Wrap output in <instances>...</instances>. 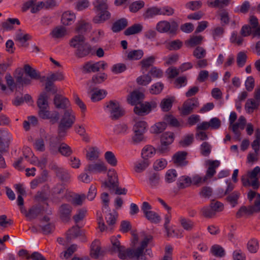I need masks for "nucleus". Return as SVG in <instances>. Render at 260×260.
<instances>
[{
    "instance_id": "obj_1",
    "label": "nucleus",
    "mask_w": 260,
    "mask_h": 260,
    "mask_svg": "<svg viewBox=\"0 0 260 260\" xmlns=\"http://www.w3.org/2000/svg\"><path fill=\"white\" fill-rule=\"evenodd\" d=\"M152 239V236L151 235L146 236L141 242L140 246L135 250L132 248H126L123 246L118 252V257L121 259L134 258L138 259L140 256L143 255L144 249L147 246L148 244Z\"/></svg>"
},
{
    "instance_id": "obj_2",
    "label": "nucleus",
    "mask_w": 260,
    "mask_h": 260,
    "mask_svg": "<svg viewBox=\"0 0 260 260\" xmlns=\"http://www.w3.org/2000/svg\"><path fill=\"white\" fill-rule=\"evenodd\" d=\"M76 121V115L72 109H68L64 111L63 114L58 122L57 127V134L60 137H66L68 131L70 129Z\"/></svg>"
},
{
    "instance_id": "obj_3",
    "label": "nucleus",
    "mask_w": 260,
    "mask_h": 260,
    "mask_svg": "<svg viewBox=\"0 0 260 260\" xmlns=\"http://www.w3.org/2000/svg\"><path fill=\"white\" fill-rule=\"evenodd\" d=\"M108 0H95L93 3L94 10L96 15L93 17L92 21L95 24H100L109 20L111 17V13L108 11Z\"/></svg>"
},
{
    "instance_id": "obj_4",
    "label": "nucleus",
    "mask_w": 260,
    "mask_h": 260,
    "mask_svg": "<svg viewBox=\"0 0 260 260\" xmlns=\"http://www.w3.org/2000/svg\"><path fill=\"white\" fill-rule=\"evenodd\" d=\"M12 139L11 134L7 131L0 129V168H4L6 166L3 154L7 151Z\"/></svg>"
},
{
    "instance_id": "obj_5",
    "label": "nucleus",
    "mask_w": 260,
    "mask_h": 260,
    "mask_svg": "<svg viewBox=\"0 0 260 260\" xmlns=\"http://www.w3.org/2000/svg\"><path fill=\"white\" fill-rule=\"evenodd\" d=\"M179 24L175 20L169 22L162 20L158 22L156 25V30L160 33L169 32L172 36H175L178 30Z\"/></svg>"
},
{
    "instance_id": "obj_6",
    "label": "nucleus",
    "mask_w": 260,
    "mask_h": 260,
    "mask_svg": "<svg viewBox=\"0 0 260 260\" xmlns=\"http://www.w3.org/2000/svg\"><path fill=\"white\" fill-rule=\"evenodd\" d=\"M106 107L110 114L112 120H117L125 114L124 110L121 107L118 102L111 100L106 103Z\"/></svg>"
},
{
    "instance_id": "obj_7",
    "label": "nucleus",
    "mask_w": 260,
    "mask_h": 260,
    "mask_svg": "<svg viewBox=\"0 0 260 260\" xmlns=\"http://www.w3.org/2000/svg\"><path fill=\"white\" fill-rule=\"evenodd\" d=\"M156 106L157 103L154 101L144 103L142 102L135 105L134 112L139 116H144L149 113L152 109L156 108Z\"/></svg>"
},
{
    "instance_id": "obj_8",
    "label": "nucleus",
    "mask_w": 260,
    "mask_h": 260,
    "mask_svg": "<svg viewBox=\"0 0 260 260\" xmlns=\"http://www.w3.org/2000/svg\"><path fill=\"white\" fill-rule=\"evenodd\" d=\"M64 137H60L58 134L57 136H50L48 143V148L50 154L55 155L58 153L59 148L61 143V141Z\"/></svg>"
},
{
    "instance_id": "obj_9",
    "label": "nucleus",
    "mask_w": 260,
    "mask_h": 260,
    "mask_svg": "<svg viewBox=\"0 0 260 260\" xmlns=\"http://www.w3.org/2000/svg\"><path fill=\"white\" fill-rule=\"evenodd\" d=\"M199 102L197 98L188 99L182 105L181 114L186 116L192 112L193 110L199 106Z\"/></svg>"
},
{
    "instance_id": "obj_10",
    "label": "nucleus",
    "mask_w": 260,
    "mask_h": 260,
    "mask_svg": "<svg viewBox=\"0 0 260 260\" xmlns=\"http://www.w3.org/2000/svg\"><path fill=\"white\" fill-rule=\"evenodd\" d=\"M107 170V167L103 161H98L87 165L84 171L89 173L99 174L105 173Z\"/></svg>"
},
{
    "instance_id": "obj_11",
    "label": "nucleus",
    "mask_w": 260,
    "mask_h": 260,
    "mask_svg": "<svg viewBox=\"0 0 260 260\" xmlns=\"http://www.w3.org/2000/svg\"><path fill=\"white\" fill-rule=\"evenodd\" d=\"M118 186H119L118 176L114 171L111 175H108V180L103 182L102 184V187L108 188L111 192H114Z\"/></svg>"
},
{
    "instance_id": "obj_12",
    "label": "nucleus",
    "mask_w": 260,
    "mask_h": 260,
    "mask_svg": "<svg viewBox=\"0 0 260 260\" xmlns=\"http://www.w3.org/2000/svg\"><path fill=\"white\" fill-rule=\"evenodd\" d=\"M53 103L55 108L58 109H63L64 111L70 109V101L67 98L60 94H55L53 99Z\"/></svg>"
},
{
    "instance_id": "obj_13",
    "label": "nucleus",
    "mask_w": 260,
    "mask_h": 260,
    "mask_svg": "<svg viewBox=\"0 0 260 260\" xmlns=\"http://www.w3.org/2000/svg\"><path fill=\"white\" fill-rule=\"evenodd\" d=\"M50 168L62 181H67L70 179V175L68 171L59 167L56 163H52L50 165Z\"/></svg>"
},
{
    "instance_id": "obj_14",
    "label": "nucleus",
    "mask_w": 260,
    "mask_h": 260,
    "mask_svg": "<svg viewBox=\"0 0 260 260\" xmlns=\"http://www.w3.org/2000/svg\"><path fill=\"white\" fill-rule=\"evenodd\" d=\"M107 78V75L104 73L93 76L91 80L87 83L88 86V92H93L95 89L93 87L94 85L103 82Z\"/></svg>"
},
{
    "instance_id": "obj_15",
    "label": "nucleus",
    "mask_w": 260,
    "mask_h": 260,
    "mask_svg": "<svg viewBox=\"0 0 260 260\" xmlns=\"http://www.w3.org/2000/svg\"><path fill=\"white\" fill-rule=\"evenodd\" d=\"M72 211V207L70 205L68 204H62L58 210L60 219L63 221H68L71 218Z\"/></svg>"
},
{
    "instance_id": "obj_16",
    "label": "nucleus",
    "mask_w": 260,
    "mask_h": 260,
    "mask_svg": "<svg viewBox=\"0 0 260 260\" xmlns=\"http://www.w3.org/2000/svg\"><path fill=\"white\" fill-rule=\"evenodd\" d=\"M48 99L49 96L46 92H43L40 94L37 101V105L40 109L39 111V116L41 115L42 113H44L45 111H48Z\"/></svg>"
},
{
    "instance_id": "obj_17",
    "label": "nucleus",
    "mask_w": 260,
    "mask_h": 260,
    "mask_svg": "<svg viewBox=\"0 0 260 260\" xmlns=\"http://www.w3.org/2000/svg\"><path fill=\"white\" fill-rule=\"evenodd\" d=\"M144 93L138 90H134L132 92L127 98V102L132 105H136L142 102L144 99Z\"/></svg>"
},
{
    "instance_id": "obj_18",
    "label": "nucleus",
    "mask_w": 260,
    "mask_h": 260,
    "mask_svg": "<svg viewBox=\"0 0 260 260\" xmlns=\"http://www.w3.org/2000/svg\"><path fill=\"white\" fill-rule=\"evenodd\" d=\"M44 212L43 206L40 204L33 206L29 209L26 218L28 220H31L36 218L39 215L43 214Z\"/></svg>"
},
{
    "instance_id": "obj_19",
    "label": "nucleus",
    "mask_w": 260,
    "mask_h": 260,
    "mask_svg": "<svg viewBox=\"0 0 260 260\" xmlns=\"http://www.w3.org/2000/svg\"><path fill=\"white\" fill-rule=\"evenodd\" d=\"M187 153L186 151H178L173 156L174 164L179 167H184L188 164L186 159Z\"/></svg>"
},
{
    "instance_id": "obj_20",
    "label": "nucleus",
    "mask_w": 260,
    "mask_h": 260,
    "mask_svg": "<svg viewBox=\"0 0 260 260\" xmlns=\"http://www.w3.org/2000/svg\"><path fill=\"white\" fill-rule=\"evenodd\" d=\"M220 162L218 160H208V168L206 174L203 178V181H206L208 178H212L216 173V169L219 166Z\"/></svg>"
},
{
    "instance_id": "obj_21",
    "label": "nucleus",
    "mask_w": 260,
    "mask_h": 260,
    "mask_svg": "<svg viewBox=\"0 0 260 260\" xmlns=\"http://www.w3.org/2000/svg\"><path fill=\"white\" fill-rule=\"evenodd\" d=\"M91 46L87 43L76 48L75 54L78 58H83L88 55L91 51Z\"/></svg>"
},
{
    "instance_id": "obj_22",
    "label": "nucleus",
    "mask_w": 260,
    "mask_h": 260,
    "mask_svg": "<svg viewBox=\"0 0 260 260\" xmlns=\"http://www.w3.org/2000/svg\"><path fill=\"white\" fill-rule=\"evenodd\" d=\"M40 117L44 119H49L52 124L57 123L59 119V112L56 111L50 112L49 110L42 113Z\"/></svg>"
},
{
    "instance_id": "obj_23",
    "label": "nucleus",
    "mask_w": 260,
    "mask_h": 260,
    "mask_svg": "<svg viewBox=\"0 0 260 260\" xmlns=\"http://www.w3.org/2000/svg\"><path fill=\"white\" fill-rule=\"evenodd\" d=\"M90 255L94 258H98L100 256L103 255V251L101 250L100 242L98 240H94L91 244Z\"/></svg>"
},
{
    "instance_id": "obj_24",
    "label": "nucleus",
    "mask_w": 260,
    "mask_h": 260,
    "mask_svg": "<svg viewBox=\"0 0 260 260\" xmlns=\"http://www.w3.org/2000/svg\"><path fill=\"white\" fill-rule=\"evenodd\" d=\"M31 39V36L27 34L17 33L15 36V41L17 42L19 47H27L28 43L26 42Z\"/></svg>"
},
{
    "instance_id": "obj_25",
    "label": "nucleus",
    "mask_w": 260,
    "mask_h": 260,
    "mask_svg": "<svg viewBox=\"0 0 260 260\" xmlns=\"http://www.w3.org/2000/svg\"><path fill=\"white\" fill-rule=\"evenodd\" d=\"M82 231L80 230V228L78 225L73 226L67 233V242H70L72 239L82 236Z\"/></svg>"
},
{
    "instance_id": "obj_26",
    "label": "nucleus",
    "mask_w": 260,
    "mask_h": 260,
    "mask_svg": "<svg viewBox=\"0 0 260 260\" xmlns=\"http://www.w3.org/2000/svg\"><path fill=\"white\" fill-rule=\"evenodd\" d=\"M128 25L126 19L123 18L116 21L112 26V30L114 32H118L124 29Z\"/></svg>"
},
{
    "instance_id": "obj_27",
    "label": "nucleus",
    "mask_w": 260,
    "mask_h": 260,
    "mask_svg": "<svg viewBox=\"0 0 260 260\" xmlns=\"http://www.w3.org/2000/svg\"><path fill=\"white\" fill-rule=\"evenodd\" d=\"M160 175L157 173L150 174L148 177V183L152 189L157 188L160 183Z\"/></svg>"
},
{
    "instance_id": "obj_28",
    "label": "nucleus",
    "mask_w": 260,
    "mask_h": 260,
    "mask_svg": "<svg viewBox=\"0 0 260 260\" xmlns=\"http://www.w3.org/2000/svg\"><path fill=\"white\" fill-rule=\"evenodd\" d=\"M85 40L86 39L83 35H76L70 41V46L74 48H77L86 43Z\"/></svg>"
},
{
    "instance_id": "obj_29",
    "label": "nucleus",
    "mask_w": 260,
    "mask_h": 260,
    "mask_svg": "<svg viewBox=\"0 0 260 260\" xmlns=\"http://www.w3.org/2000/svg\"><path fill=\"white\" fill-rule=\"evenodd\" d=\"M204 37L201 35L192 36L190 39L185 42V45L188 47H193L201 45L203 41Z\"/></svg>"
},
{
    "instance_id": "obj_30",
    "label": "nucleus",
    "mask_w": 260,
    "mask_h": 260,
    "mask_svg": "<svg viewBox=\"0 0 260 260\" xmlns=\"http://www.w3.org/2000/svg\"><path fill=\"white\" fill-rule=\"evenodd\" d=\"M98 66L97 62L94 63L91 61L87 62L82 67V72L84 74L97 72L99 71Z\"/></svg>"
},
{
    "instance_id": "obj_31",
    "label": "nucleus",
    "mask_w": 260,
    "mask_h": 260,
    "mask_svg": "<svg viewBox=\"0 0 260 260\" xmlns=\"http://www.w3.org/2000/svg\"><path fill=\"white\" fill-rule=\"evenodd\" d=\"M24 71L32 79L39 80V78H40V73L29 64L24 65Z\"/></svg>"
},
{
    "instance_id": "obj_32",
    "label": "nucleus",
    "mask_w": 260,
    "mask_h": 260,
    "mask_svg": "<svg viewBox=\"0 0 260 260\" xmlns=\"http://www.w3.org/2000/svg\"><path fill=\"white\" fill-rule=\"evenodd\" d=\"M91 29V25L89 23L85 21H81L77 24L76 30L80 34V35H83V34L89 31Z\"/></svg>"
},
{
    "instance_id": "obj_33",
    "label": "nucleus",
    "mask_w": 260,
    "mask_h": 260,
    "mask_svg": "<svg viewBox=\"0 0 260 260\" xmlns=\"http://www.w3.org/2000/svg\"><path fill=\"white\" fill-rule=\"evenodd\" d=\"M143 30V25L140 23L134 24L131 26L126 28L124 34L125 36H130L141 32Z\"/></svg>"
},
{
    "instance_id": "obj_34",
    "label": "nucleus",
    "mask_w": 260,
    "mask_h": 260,
    "mask_svg": "<svg viewBox=\"0 0 260 260\" xmlns=\"http://www.w3.org/2000/svg\"><path fill=\"white\" fill-rule=\"evenodd\" d=\"M192 183L191 178L187 176H182L180 177L177 181V186L179 189H183L187 187Z\"/></svg>"
},
{
    "instance_id": "obj_35",
    "label": "nucleus",
    "mask_w": 260,
    "mask_h": 260,
    "mask_svg": "<svg viewBox=\"0 0 260 260\" xmlns=\"http://www.w3.org/2000/svg\"><path fill=\"white\" fill-rule=\"evenodd\" d=\"M155 152L156 150L153 146L147 145L142 150V157L143 159L149 160V158L152 157Z\"/></svg>"
},
{
    "instance_id": "obj_36",
    "label": "nucleus",
    "mask_w": 260,
    "mask_h": 260,
    "mask_svg": "<svg viewBox=\"0 0 260 260\" xmlns=\"http://www.w3.org/2000/svg\"><path fill=\"white\" fill-rule=\"evenodd\" d=\"M240 196V193L239 191H234L228 194L225 200L231 205L232 207H234L238 204Z\"/></svg>"
},
{
    "instance_id": "obj_37",
    "label": "nucleus",
    "mask_w": 260,
    "mask_h": 260,
    "mask_svg": "<svg viewBox=\"0 0 260 260\" xmlns=\"http://www.w3.org/2000/svg\"><path fill=\"white\" fill-rule=\"evenodd\" d=\"M160 9L156 7L148 8L143 13V16L145 19L151 18L156 15H160Z\"/></svg>"
},
{
    "instance_id": "obj_38",
    "label": "nucleus",
    "mask_w": 260,
    "mask_h": 260,
    "mask_svg": "<svg viewBox=\"0 0 260 260\" xmlns=\"http://www.w3.org/2000/svg\"><path fill=\"white\" fill-rule=\"evenodd\" d=\"M174 101V97L162 99L160 104V107L161 110L164 112L170 111L172 107Z\"/></svg>"
},
{
    "instance_id": "obj_39",
    "label": "nucleus",
    "mask_w": 260,
    "mask_h": 260,
    "mask_svg": "<svg viewBox=\"0 0 260 260\" xmlns=\"http://www.w3.org/2000/svg\"><path fill=\"white\" fill-rule=\"evenodd\" d=\"M230 0H210L207 2L209 7L217 8H223L230 4Z\"/></svg>"
},
{
    "instance_id": "obj_40",
    "label": "nucleus",
    "mask_w": 260,
    "mask_h": 260,
    "mask_svg": "<svg viewBox=\"0 0 260 260\" xmlns=\"http://www.w3.org/2000/svg\"><path fill=\"white\" fill-rule=\"evenodd\" d=\"M75 19V15L69 11L63 13L61 21L63 25H68L72 24Z\"/></svg>"
},
{
    "instance_id": "obj_41",
    "label": "nucleus",
    "mask_w": 260,
    "mask_h": 260,
    "mask_svg": "<svg viewBox=\"0 0 260 260\" xmlns=\"http://www.w3.org/2000/svg\"><path fill=\"white\" fill-rule=\"evenodd\" d=\"M259 105V104L254 99H249L247 101L245 104V108L248 113H252L255 109H257Z\"/></svg>"
},
{
    "instance_id": "obj_42",
    "label": "nucleus",
    "mask_w": 260,
    "mask_h": 260,
    "mask_svg": "<svg viewBox=\"0 0 260 260\" xmlns=\"http://www.w3.org/2000/svg\"><path fill=\"white\" fill-rule=\"evenodd\" d=\"M144 52L142 50H134L129 51L127 55V59L135 60L140 59L143 56Z\"/></svg>"
},
{
    "instance_id": "obj_43",
    "label": "nucleus",
    "mask_w": 260,
    "mask_h": 260,
    "mask_svg": "<svg viewBox=\"0 0 260 260\" xmlns=\"http://www.w3.org/2000/svg\"><path fill=\"white\" fill-rule=\"evenodd\" d=\"M155 60V57L154 56H150L147 58L143 59L140 62L142 70L147 71L149 67L153 65Z\"/></svg>"
},
{
    "instance_id": "obj_44",
    "label": "nucleus",
    "mask_w": 260,
    "mask_h": 260,
    "mask_svg": "<svg viewBox=\"0 0 260 260\" xmlns=\"http://www.w3.org/2000/svg\"><path fill=\"white\" fill-rule=\"evenodd\" d=\"M247 248L250 253H256L259 248L258 240L255 238L251 239L247 243Z\"/></svg>"
},
{
    "instance_id": "obj_45",
    "label": "nucleus",
    "mask_w": 260,
    "mask_h": 260,
    "mask_svg": "<svg viewBox=\"0 0 260 260\" xmlns=\"http://www.w3.org/2000/svg\"><path fill=\"white\" fill-rule=\"evenodd\" d=\"M150 160L143 159L137 162L135 166V170L137 173H141L145 170L149 165Z\"/></svg>"
},
{
    "instance_id": "obj_46",
    "label": "nucleus",
    "mask_w": 260,
    "mask_h": 260,
    "mask_svg": "<svg viewBox=\"0 0 260 260\" xmlns=\"http://www.w3.org/2000/svg\"><path fill=\"white\" fill-rule=\"evenodd\" d=\"M164 88V85L162 82H158L152 84L149 90V92L152 94H160Z\"/></svg>"
},
{
    "instance_id": "obj_47",
    "label": "nucleus",
    "mask_w": 260,
    "mask_h": 260,
    "mask_svg": "<svg viewBox=\"0 0 260 260\" xmlns=\"http://www.w3.org/2000/svg\"><path fill=\"white\" fill-rule=\"evenodd\" d=\"M15 23L19 25V20L17 18H9L7 21L2 23V26L5 30H11L13 28V24Z\"/></svg>"
},
{
    "instance_id": "obj_48",
    "label": "nucleus",
    "mask_w": 260,
    "mask_h": 260,
    "mask_svg": "<svg viewBox=\"0 0 260 260\" xmlns=\"http://www.w3.org/2000/svg\"><path fill=\"white\" fill-rule=\"evenodd\" d=\"M147 126V123L144 121H139L137 122L133 126L134 133H145L146 131Z\"/></svg>"
},
{
    "instance_id": "obj_49",
    "label": "nucleus",
    "mask_w": 260,
    "mask_h": 260,
    "mask_svg": "<svg viewBox=\"0 0 260 260\" xmlns=\"http://www.w3.org/2000/svg\"><path fill=\"white\" fill-rule=\"evenodd\" d=\"M111 241L112 243V247L110 250L111 254L115 252H118L120 249L123 247L121 245L120 241L115 237H113L111 238Z\"/></svg>"
},
{
    "instance_id": "obj_50",
    "label": "nucleus",
    "mask_w": 260,
    "mask_h": 260,
    "mask_svg": "<svg viewBox=\"0 0 260 260\" xmlns=\"http://www.w3.org/2000/svg\"><path fill=\"white\" fill-rule=\"evenodd\" d=\"M58 153H60L64 156H69L71 155L73 151L71 148L65 143H61L58 150Z\"/></svg>"
},
{
    "instance_id": "obj_51",
    "label": "nucleus",
    "mask_w": 260,
    "mask_h": 260,
    "mask_svg": "<svg viewBox=\"0 0 260 260\" xmlns=\"http://www.w3.org/2000/svg\"><path fill=\"white\" fill-rule=\"evenodd\" d=\"M152 81L151 76L149 74H145L138 77L137 78V83L140 85L146 86L149 84Z\"/></svg>"
},
{
    "instance_id": "obj_52",
    "label": "nucleus",
    "mask_w": 260,
    "mask_h": 260,
    "mask_svg": "<svg viewBox=\"0 0 260 260\" xmlns=\"http://www.w3.org/2000/svg\"><path fill=\"white\" fill-rule=\"evenodd\" d=\"M105 159L111 166L115 167L117 165V159L112 151H107L105 153Z\"/></svg>"
},
{
    "instance_id": "obj_53",
    "label": "nucleus",
    "mask_w": 260,
    "mask_h": 260,
    "mask_svg": "<svg viewBox=\"0 0 260 260\" xmlns=\"http://www.w3.org/2000/svg\"><path fill=\"white\" fill-rule=\"evenodd\" d=\"M145 217L149 220L151 222L157 223H159L161 220L160 217L155 212L150 211L148 213H146L144 215Z\"/></svg>"
},
{
    "instance_id": "obj_54",
    "label": "nucleus",
    "mask_w": 260,
    "mask_h": 260,
    "mask_svg": "<svg viewBox=\"0 0 260 260\" xmlns=\"http://www.w3.org/2000/svg\"><path fill=\"white\" fill-rule=\"evenodd\" d=\"M67 189L63 184H57L52 188V193L54 195L64 196L66 194Z\"/></svg>"
},
{
    "instance_id": "obj_55",
    "label": "nucleus",
    "mask_w": 260,
    "mask_h": 260,
    "mask_svg": "<svg viewBox=\"0 0 260 260\" xmlns=\"http://www.w3.org/2000/svg\"><path fill=\"white\" fill-rule=\"evenodd\" d=\"M180 222L183 228L186 231H191L194 226V223L190 219L180 217Z\"/></svg>"
},
{
    "instance_id": "obj_56",
    "label": "nucleus",
    "mask_w": 260,
    "mask_h": 260,
    "mask_svg": "<svg viewBox=\"0 0 260 260\" xmlns=\"http://www.w3.org/2000/svg\"><path fill=\"white\" fill-rule=\"evenodd\" d=\"M145 6V3L143 1H137L132 3L129 7V11L133 13H136L143 8Z\"/></svg>"
},
{
    "instance_id": "obj_57",
    "label": "nucleus",
    "mask_w": 260,
    "mask_h": 260,
    "mask_svg": "<svg viewBox=\"0 0 260 260\" xmlns=\"http://www.w3.org/2000/svg\"><path fill=\"white\" fill-rule=\"evenodd\" d=\"M106 94L107 92L105 90L103 89H99L91 94V100L93 102L99 101L104 99Z\"/></svg>"
},
{
    "instance_id": "obj_58",
    "label": "nucleus",
    "mask_w": 260,
    "mask_h": 260,
    "mask_svg": "<svg viewBox=\"0 0 260 260\" xmlns=\"http://www.w3.org/2000/svg\"><path fill=\"white\" fill-rule=\"evenodd\" d=\"M201 212L202 213V215L207 218H211L216 215L215 212L210 205L209 206L204 207L202 208Z\"/></svg>"
},
{
    "instance_id": "obj_59",
    "label": "nucleus",
    "mask_w": 260,
    "mask_h": 260,
    "mask_svg": "<svg viewBox=\"0 0 260 260\" xmlns=\"http://www.w3.org/2000/svg\"><path fill=\"white\" fill-rule=\"evenodd\" d=\"M174 141V134L171 132H166L161 135L160 142L163 144L170 145Z\"/></svg>"
},
{
    "instance_id": "obj_60",
    "label": "nucleus",
    "mask_w": 260,
    "mask_h": 260,
    "mask_svg": "<svg viewBox=\"0 0 260 260\" xmlns=\"http://www.w3.org/2000/svg\"><path fill=\"white\" fill-rule=\"evenodd\" d=\"M166 122H158L151 126V131L152 133L158 134L162 133L166 129Z\"/></svg>"
},
{
    "instance_id": "obj_61",
    "label": "nucleus",
    "mask_w": 260,
    "mask_h": 260,
    "mask_svg": "<svg viewBox=\"0 0 260 260\" xmlns=\"http://www.w3.org/2000/svg\"><path fill=\"white\" fill-rule=\"evenodd\" d=\"M177 176L176 171L174 169L168 170L165 175V181L168 183H171L175 181Z\"/></svg>"
},
{
    "instance_id": "obj_62",
    "label": "nucleus",
    "mask_w": 260,
    "mask_h": 260,
    "mask_svg": "<svg viewBox=\"0 0 260 260\" xmlns=\"http://www.w3.org/2000/svg\"><path fill=\"white\" fill-rule=\"evenodd\" d=\"M99 156L98 149L96 147H92L89 149L86 154L87 158L91 161L96 160Z\"/></svg>"
},
{
    "instance_id": "obj_63",
    "label": "nucleus",
    "mask_w": 260,
    "mask_h": 260,
    "mask_svg": "<svg viewBox=\"0 0 260 260\" xmlns=\"http://www.w3.org/2000/svg\"><path fill=\"white\" fill-rule=\"evenodd\" d=\"M212 253L217 257H222L224 255L225 252L223 248L218 245H214L211 248Z\"/></svg>"
},
{
    "instance_id": "obj_64",
    "label": "nucleus",
    "mask_w": 260,
    "mask_h": 260,
    "mask_svg": "<svg viewBox=\"0 0 260 260\" xmlns=\"http://www.w3.org/2000/svg\"><path fill=\"white\" fill-rule=\"evenodd\" d=\"M255 200L253 205L250 206V211L258 213L260 212V194L256 193Z\"/></svg>"
}]
</instances>
